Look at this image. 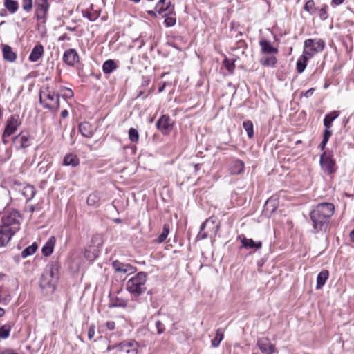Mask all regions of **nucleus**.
<instances>
[{
	"label": "nucleus",
	"instance_id": "393cba45",
	"mask_svg": "<svg viewBox=\"0 0 354 354\" xmlns=\"http://www.w3.org/2000/svg\"><path fill=\"white\" fill-rule=\"evenodd\" d=\"M329 272L327 270H322L317 277L316 289H321L325 284L326 280L328 279Z\"/></svg>",
	"mask_w": 354,
	"mask_h": 354
},
{
	"label": "nucleus",
	"instance_id": "a878e982",
	"mask_svg": "<svg viewBox=\"0 0 354 354\" xmlns=\"http://www.w3.org/2000/svg\"><path fill=\"white\" fill-rule=\"evenodd\" d=\"M229 169L231 174H239L243 170V162L239 160H233Z\"/></svg>",
	"mask_w": 354,
	"mask_h": 354
},
{
	"label": "nucleus",
	"instance_id": "49530a36",
	"mask_svg": "<svg viewBox=\"0 0 354 354\" xmlns=\"http://www.w3.org/2000/svg\"><path fill=\"white\" fill-rule=\"evenodd\" d=\"M327 8H328V6L324 5L322 6V8L319 10V17L322 20L326 19L328 17V13H327Z\"/></svg>",
	"mask_w": 354,
	"mask_h": 354
},
{
	"label": "nucleus",
	"instance_id": "de8ad7c7",
	"mask_svg": "<svg viewBox=\"0 0 354 354\" xmlns=\"http://www.w3.org/2000/svg\"><path fill=\"white\" fill-rule=\"evenodd\" d=\"M223 64L228 71L232 72L233 71L234 67V64L233 61L225 59V60L223 61Z\"/></svg>",
	"mask_w": 354,
	"mask_h": 354
},
{
	"label": "nucleus",
	"instance_id": "b1692460",
	"mask_svg": "<svg viewBox=\"0 0 354 354\" xmlns=\"http://www.w3.org/2000/svg\"><path fill=\"white\" fill-rule=\"evenodd\" d=\"M259 62L263 66L274 67L277 63V58L274 55H265L261 57Z\"/></svg>",
	"mask_w": 354,
	"mask_h": 354
},
{
	"label": "nucleus",
	"instance_id": "f3484780",
	"mask_svg": "<svg viewBox=\"0 0 354 354\" xmlns=\"http://www.w3.org/2000/svg\"><path fill=\"white\" fill-rule=\"evenodd\" d=\"M78 59V54L75 49H68L64 53L63 60L69 66H73Z\"/></svg>",
	"mask_w": 354,
	"mask_h": 354
},
{
	"label": "nucleus",
	"instance_id": "423d86ee",
	"mask_svg": "<svg viewBox=\"0 0 354 354\" xmlns=\"http://www.w3.org/2000/svg\"><path fill=\"white\" fill-rule=\"evenodd\" d=\"M325 47L324 41L321 39H308L304 41V54L312 58L315 54L322 52Z\"/></svg>",
	"mask_w": 354,
	"mask_h": 354
},
{
	"label": "nucleus",
	"instance_id": "20e7f679",
	"mask_svg": "<svg viewBox=\"0 0 354 354\" xmlns=\"http://www.w3.org/2000/svg\"><path fill=\"white\" fill-rule=\"evenodd\" d=\"M147 277L146 272H139L127 281V290L135 297L142 295L147 290Z\"/></svg>",
	"mask_w": 354,
	"mask_h": 354
},
{
	"label": "nucleus",
	"instance_id": "09e8293b",
	"mask_svg": "<svg viewBox=\"0 0 354 354\" xmlns=\"http://www.w3.org/2000/svg\"><path fill=\"white\" fill-rule=\"evenodd\" d=\"M304 10L308 12H313V10L315 9V3L313 0H308L305 6H304Z\"/></svg>",
	"mask_w": 354,
	"mask_h": 354
},
{
	"label": "nucleus",
	"instance_id": "2f4dec72",
	"mask_svg": "<svg viewBox=\"0 0 354 354\" xmlns=\"http://www.w3.org/2000/svg\"><path fill=\"white\" fill-rule=\"evenodd\" d=\"M262 247L261 241H254L252 239H246L245 237V249L258 250Z\"/></svg>",
	"mask_w": 354,
	"mask_h": 354
},
{
	"label": "nucleus",
	"instance_id": "72a5a7b5",
	"mask_svg": "<svg viewBox=\"0 0 354 354\" xmlns=\"http://www.w3.org/2000/svg\"><path fill=\"white\" fill-rule=\"evenodd\" d=\"M224 337V330L223 328H218L216 331L215 337L212 340V346L216 348L219 346Z\"/></svg>",
	"mask_w": 354,
	"mask_h": 354
},
{
	"label": "nucleus",
	"instance_id": "a18cd8bd",
	"mask_svg": "<svg viewBox=\"0 0 354 354\" xmlns=\"http://www.w3.org/2000/svg\"><path fill=\"white\" fill-rule=\"evenodd\" d=\"M176 17L171 16H165L164 23L167 27H171L176 24Z\"/></svg>",
	"mask_w": 354,
	"mask_h": 354
},
{
	"label": "nucleus",
	"instance_id": "e2e57ef3",
	"mask_svg": "<svg viewBox=\"0 0 354 354\" xmlns=\"http://www.w3.org/2000/svg\"><path fill=\"white\" fill-rule=\"evenodd\" d=\"M147 12H148V14H149V15H151V17H156V12H154V11H153V10H149V11H148Z\"/></svg>",
	"mask_w": 354,
	"mask_h": 354
},
{
	"label": "nucleus",
	"instance_id": "680f3d73",
	"mask_svg": "<svg viewBox=\"0 0 354 354\" xmlns=\"http://www.w3.org/2000/svg\"><path fill=\"white\" fill-rule=\"evenodd\" d=\"M351 240L354 242V229L350 233Z\"/></svg>",
	"mask_w": 354,
	"mask_h": 354
},
{
	"label": "nucleus",
	"instance_id": "4468645a",
	"mask_svg": "<svg viewBox=\"0 0 354 354\" xmlns=\"http://www.w3.org/2000/svg\"><path fill=\"white\" fill-rule=\"evenodd\" d=\"M14 185L19 187V191L28 201H30L36 194V190L32 185L21 184L19 182H15Z\"/></svg>",
	"mask_w": 354,
	"mask_h": 354
},
{
	"label": "nucleus",
	"instance_id": "7c9ffc66",
	"mask_svg": "<svg viewBox=\"0 0 354 354\" xmlns=\"http://www.w3.org/2000/svg\"><path fill=\"white\" fill-rule=\"evenodd\" d=\"M117 67L118 66L114 60L109 59L103 64L102 70L105 74H109L115 70Z\"/></svg>",
	"mask_w": 354,
	"mask_h": 354
},
{
	"label": "nucleus",
	"instance_id": "4d7b16f0",
	"mask_svg": "<svg viewBox=\"0 0 354 354\" xmlns=\"http://www.w3.org/2000/svg\"><path fill=\"white\" fill-rule=\"evenodd\" d=\"M314 91L315 89L313 88H311L305 93L304 96L308 98L313 94Z\"/></svg>",
	"mask_w": 354,
	"mask_h": 354
},
{
	"label": "nucleus",
	"instance_id": "aec40b11",
	"mask_svg": "<svg viewBox=\"0 0 354 354\" xmlns=\"http://www.w3.org/2000/svg\"><path fill=\"white\" fill-rule=\"evenodd\" d=\"M44 49L41 44L36 45L32 50L29 60L32 62H37L44 55Z\"/></svg>",
	"mask_w": 354,
	"mask_h": 354
},
{
	"label": "nucleus",
	"instance_id": "c9c22d12",
	"mask_svg": "<svg viewBox=\"0 0 354 354\" xmlns=\"http://www.w3.org/2000/svg\"><path fill=\"white\" fill-rule=\"evenodd\" d=\"M170 6L171 1L169 0H160L156 6V10L161 13L167 10Z\"/></svg>",
	"mask_w": 354,
	"mask_h": 354
},
{
	"label": "nucleus",
	"instance_id": "cd10ccee",
	"mask_svg": "<svg viewBox=\"0 0 354 354\" xmlns=\"http://www.w3.org/2000/svg\"><path fill=\"white\" fill-rule=\"evenodd\" d=\"M86 202L89 206H93L95 207H98L100 205V193L97 192H95L90 194L87 198Z\"/></svg>",
	"mask_w": 354,
	"mask_h": 354
},
{
	"label": "nucleus",
	"instance_id": "6e6552de",
	"mask_svg": "<svg viewBox=\"0 0 354 354\" xmlns=\"http://www.w3.org/2000/svg\"><path fill=\"white\" fill-rule=\"evenodd\" d=\"M320 165L323 171L331 174L335 171V162L332 158V155L328 152H324L320 157Z\"/></svg>",
	"mask_w": 354,
	"mask_h": 354
},
{
	"label": "nucleus",
	"instance_id": "13d9d810",
	"mask_svg": "<svg viewBox=\"0 0 354 354\" xmlns=\"http://www.w3.org/2000/svg\"><path fill=\"white\" fill-rule=\"evenodd\" d=\"M328 140H326V139L323 138V140H322V142H321V144H320V148H321V149H322V150H324V149L325 146H326V143L328 142Z\"/></svg>",
	"mask_w": 354,
	"mask_h": 354
},
{
	"label": "nucleus",
	"instance_id": "dca6fc26",
	"mask_svg": "<svg viewBox=\"0 0 354 354\" xmlns=\"http://www.w3.org/2000/svg\"><path fill=\"white\" fill-rule=\"evenodd\" d=\"M15 233L7 228L6 226L0 225V246H5L11 240Z\"/></svg>",
	"mask_w": 354,
	"mask_h": 354
},
{
	"label": "nucleus",
	"instance_id": "c03bdc74",
	"mask_svg": "<svg viewBox=\"0 0 354 354\" xmlns=\"http://www.w3.org/2000/svg\"><path fill=\"white\" fill-rule=\"evenodd\" d=\"M277 207L274 204V201L271 200V199H268L266 203H265V209L267 210V211H269L270 212H273L275 211Z\"/></svg>",
	"mask_w": 354,
	"mask_h": 354
},
{
	"label": "nucleus",
	"instance_id": "ea45409f",
	"mask_svg": "<svg viewBox=\"0 0 354 354\" xmlns=\"http://www.w3.org/2000/svg\"><path fill=\"white\" fill-rule=\"evenodd\" d=\"M139 132L135 128H130L129 130V138L132 142L137 143L139 140Z\"/></svg>",
	"mask_w": 354,
	"mask_h": 354
},
{
	"label": "nucleus",
	"instance_id": "c85d7f7f",
	"mask_svg": "<svg viewBox=\"0 0 354 354\" xmlns=\"http://www.w3.org/2000/svg\"><path fill=\"white\" fill-rule=\"evenodd\" d=\"M3 58L9 62H14L17 59L16 54L12 50V48L8 45H4L3 47Z\"/></svg>",
	"mask_w": 354,
	"mask_h": 354
},
{
	"label": "nucleus",
	"instance_id": "ddd939ff",
	"mask_svg": "<svg viewBox=\"0 0 354 354\" xmlns=\"http://www.w3.org/2000/svg\"><path fill=\"white\" fill-rule=\"evenodd\" d=\"M13 142L17 149H25L30 145V135L21 132L14 138Z\"/></svg>",
	"mask_w": 354,
	"mask_h": 354
},
{
	"label": "nucleus",
	"instance_id": "5701e85b",
	"mask_svg": "<svg viewBox=\"0 0 354 354\" xmlns=\"http://www.w3.org/2000/svg\"><path fill=\"white\" fill-rule=\"evenodd\" d=\"M55 242L56 239L53 236L49 238L46 244L43 246L41 251L45 257H48L53 253Z\"/></svg>",
	"mask_w": 354,
	"mask_h": 354
},
{
	"label": "nucleus",
	"instance_id": "412c9836",
	"mask_svg": "<svg viewBox=\"0 0 354 354\" xmlns=\"http://www.w3.org/2000/svg\"><path fill=\"white\" fill-rule=\"evenodd\" d=\"M80 164V159L76 154L70 153L66 154L63 160V165L65 166H71L75 167Z\"/></svg>",
	"mask_w": 354,
	"mask_h": 354
},
{
	"label": "nucleus",
	"instance_id": "7ed1b4c3",
	"mask_svg": "<svg viewBox=\"0 0 354 354\" xmlns=\"http://www.w3.org/2000/svg\"><path fill=\"white\" fill-rule=\"evenodd\" d=\"M60 95L49 86H42L39 91V102L44 109L57 111L59 109Z\"/></svg>",
	"mask_w": 354,
	"mask_h": 354
},
{
	"label": "nucleus",
	"instance_id": "8fccbe9b",
	"mask_svg": "<svg viewBox=\"0 0 354 354\" xmlns=\"http://www.w3.org/2000/svg\"><path fill=\"white\" fill-rule=\"evenodd\" d=\"M156 328L158 334H162L165 332V326L160 320L156 322Z\"/></svg>",
	"mask_w": 354,
	"mask_h": 354
},
{
	"label": "nucleus",
	"instance_id": "bf43d9fd",
	"mask_svg": "<svg viewBox=\"0 0 354 354\" xmlns=\"http://www.w3.org/2000/svg\"><path fill=\"white\" fill-rule=\"evenodd\" d=\"M344 1V0H332V4L338 6L342 4Z\"/></svg>",
	"mask_w": 354,
	"mask_h": 354
},
{
	"label": "nucleus",
	"instance_id": "6ab92c4d",
	"mask_svg": "<svg viewBox=\"0 0 354 354\" xmlns=\"http://www.w3.org/2000/svg\"><path fill=\"white\" fill-rule=\"evenodd\" d=\"M259 349L266 354H272L274 352V346L272 344L268 339H261L258 341Z\"/></svg>",
	"mask_w": 354,
	"mask_h": 354
},
{
	"label": "nucleus",
	"instance_id": "338daca9",
	"mask_svg": "<svg viewBox=\"0 0 354 354\" xmlns=\"http://www.w3.org/2000/svg\"><path fill=\"white\" fill-rule=\"evenodd\" d=\"M117 347L118 348V345H115V346H108L107 350L110 351V350L113 349V348H117Z\"/></svg>",
	"mask_w": 354,
	"mask_h": 354
},
{
	"label": "nucleus",
	"instance_id": "58836bf2",
	"mask_svg": "<svg viewBox=\"0 0 354 354\" xmlns=\"http://www.w3.org/2000/svg\"><path fill=\"white\" fill-rule=\"evenodd\" d=\"M169 232V225L168 224H165L163 225L162 232L158 236L157 239V242L160 243L165 241Z\"/></svg>",
	"mask_w": 354,
	"mask_h": 354
},
{
	"label": "nucleus",
	"instance_id": "473e14b6",
	"mask_svg": "<svg viewBox=\"0 0 354 354\" xmlns=\"http://www.w3.org/2000/svg\"><path fill=\"white\" fill-rule=\"evenodd\" d=\"M98 257V250L94 248L89 247L84 251V257L89 261H94Z\"/></svg>",
	"mask_w": 354,
	"mask_h": 354
},
{
	"label": "nucleus",
	"instance_id": "f257e3e1",
	"mask_svg": "<svg viewBox=\"0 0 354 354\" xmlns=\"http://www.w3.org/2000/svg\"><path fill=\"white\" fill-rule=\"evenodd\" d=\"M335 212V206L331 203H321L310 214L315 232L326 230L328 226L330 217Z\"/></svg>",
	"mask_w": 354,
	"mask_h": 354
},
{
	"label": "nucleus",
	"instance_id": "39448f33",
	"mask_svg": "<svg viewBox=\"0 0 354 354\" xmlns=\"http://www.w3.org/2000/svg\"><path fill=\"white\" fill-rule=\"evenodd\" d=\"M220 225L219 222L215 217H209L201 226L200 232L196 236L197 240H203L207 237L215 236L218 230Z\"/></svg>",
	"mask_w": 354,
	"mask_h": 354
},
{
	"label": "nucleus",
	"instance_id": "052dcab7",
	"mask_svg": "<svg viewBox=\"0 0 354 354\" xmlns=\"http://www.w3.org/2000/svg\"><path fill=\"white\" fill-rule=\"evenodd\" d=\"M68 115V112L67 110H63L61 113V115L62 118H66Z\"/></svg>",
	"mask_w": 354,
	"mask_h": 354
},
{
	"label": "nucleus",
	"instance_id": "9b49d317",
	"mask_svg": "<svg viewBox=\"0 0 354 354\" xmlns=\"http://www.w3.org/2000/svg\"><path fill=\"white\" fill-rule=\"evenodd\" d=\"M18 118L19 116L14 115H12L8 120L4 132L3 133V140L5 143L6 142L4 140L5 138L9 137L17 131L18 127L20 125V122L18 121Z\"/></svg>",
	"mask_w": 354,
	"mask_h": 354
},
{
	"label": "nucleus",
	"instance_id": "774afa93",
	"mask_svg": "<svg viewBox=\"0 0 354 354\" xmlns=\"http://www.w3.org/2000/svg\"><path fill=\"white\" fill-rule=\"evenodd\" d=\"M165 86H162V87H160L158 89L159 93H161L164 90Z\"/></svg>",
	"mask_w": 354,
	"mask_h": 354
},
{
	"label": "nucleus",
	"instance_id": "9d476101",
	"mask_svg": "<svg viewBox=\"0 0 354 354\" xmlns=\"http://www.w3.org/2000/svg\"><path fill=\"white\" fill-rule=\"evenodd\" d=\"M35 16L38 20H46L50 4L48 0H36Z\"/></svg>",
	"mask_w": 354,
	"mask_h": 354
},
{
	"label": "nucleus",
	"instance_id": "6e6d98bb",
	"mask_svg": "<svg viewBox=\"0 0 354 354\" xmlns=\"http://www.w3.org/2000/svg\"><path fill=\"white\" fill-rule=\"evenodd\" d=\"M106 326L109 330H113L115 329V324L113 321H109L106 323Z\"/></svg>",
	"mask_w": 354,
	"mask_h": 354
},
{
	"label": "nucleus",
	"instance_id": "5fc2aeb1",
	"mask_svg": "<svg viewBox=\"0 0 354 354\" xmlns=\"http://www.w3.org/2000/svg\"><path fill=\"white\" fill-rule=\"evenodd\" d=\"M65 90L66 91V93L63 94V97L64 98H71L73 96V92L72 91V90L68 88H65Z\"/></svg>",
	"mask_w": 354,
	"mask_h": 354
},
{
	"label": "nucleus",
	"instance_id": "79ce46f5",
	"mask_svg": "<svg viewBox=\"0 0 354 354\" xmlns=\"http://www.w3.org/2000/svg\"><path fill=\"white\" fill-rule=\"evenodd\" d=\"M245 130L247 132L248 136L252 138L254 136L253 124L250 120L245 122Z\"/></svg>",
	"mask_w": 354,
	"mask_h": 354
},
{
	"label": "nucleus",
	"instance_id": "a19ab883",
	"mask_svg": "<svg viewBox=\"0 0 354 354\" xmlns=\"http://www.w3.org/2000/svg\"><path fill=\"white\" fill-rule=\"evenodd\" d=\"M12 326L10 324H5L0 327V337L2 339H6L10 335Z\"/></svg>",
	"mask_w": 354,
	"mask_h": 354
},
{
	"label": "nucleus",
	"instance_id": "0eeeda50",
	"mask_svg": "<svg viewBox=\"0 0 354 354\" xmlns=\"http://www.w3.org/2000/svg\"><path fill=\"white\" fill-rule=\"evenodd\" d=\"M21 215L16 210L12 211L10 214L4 215L2 217V225L6 226L7 228L16 233L20 229Z\"/></svg>",
	"mask_w": 354,
	"mask_h": 354
},
{
	"label": "nucleus",
	"instance_id": "f03ea898",
	"mask_svg": "<svg viewBox=\"0 0 354 354\" xmlns=\"http://www.w3.org/2000/svg\"><path fill=\"white\" fill-rule=\"evenodd\" d=\"M58 281L57 269L54 266H48L41 274L39 286L45 294H52L56 289Z\"/></svg>",
	"mask_w": 354,
	"mask_h": 354
},
{
	"label": "nucleus",
	"instance_id": "a211bd4d",
	"mask_svg": "<svg viewBox=\"0 0 354 354\" xmlns=\"http://www.w3.org/2000/svg\"><path fill=\"white\" fill-rule=\"evenodd\" d=\"M261 53L265 55H275L278 53V49L272 46L271 43L266 39L261 40L259 42Z\"/></svg>",
	"mask_w": 354,
	"mask_h": 354
},
{
	"label": "nucleus",
	"instance_id": "0e129e2a",
	"mask_svg": "<svg viewBox=\"0 0 354 354\" xmlns=\"http://www.w3.org/2000/svg\"><path fill=\"white\" fill-rule=\"evenodd\" d=\"M5 314V310L2 308L0 307V317H3Z\"/></svg>",
	"mask_w": 354,
	"mask_h": 354
},
{
	"label": "nucleus",
	"instance_id": "3c124183",
	"mask_svg": "<svg viewBox=\"0 0 354 354\" xmlns=\"http://www.w3.org/2000/svg\"><path fill=\"white\" fill-rule=\"evenodd\" d=\"M92 241L93 242H98L97 243V246H100L102 244V236L100 234H95L93 236L92 238Z\"/></svg>",
	"mask_w": 354,
	"mask_h": 354
},
{
	"label": "nucleus",
	"instance_id": "603ef678",
	"mask_svg": "<svg viewBox=\"0 0 354 354\" xmlns=\"http://www.w3.org/2000/svg\"><path fill=\"white\" fill-rule=\"evenodd\" d=\"M95 335V326L91 325L90 326L88 330V337L89 339H91Z\"/></svg>",
	"mask_w": 354,
	"mask_h": 354
},
{
	"label": "nucleus",
	"instance_id": "f704fd0d",
	"mask_svg": "<svg viewBox=\"0 0 354 354\" xmlns=\"http://www.w3.org/2000/svg\"><path fill=\"white\" fill-rule=\"evenodd\" d=\"M4 6L10 13L16 12L19 8L17 1L15 0H4Z\"/></svg>",
	"mask_w": 354,
	"mask_h": 354
},
{
	"label": "nucleus",
	"instance_id": "2eb2a0df",
	"mask_svg": "<svg viewBox=\"0 0 354 354\" xmlns=\"http://www.w3.org/2000/svg\"><path fill=\"white\" fill-rule=\"evenodd\" d=\"M112 266L117 272L121 273H133L136 271V268L129 263H124L118 260L112 263Z\"/></svg>",
	"mask_w": 354,
	"mask_h": 354
},
{
	"label": "nucleus",
	"instance_id": "1a4fd4ad",
	"mask_svg": "<svg viewBox=\"0 0 354 354\" xmlns=\"http://www.w3.org/2000/svg\"><path fill=\"white\" fill-rule=\"evenodd\" d=\"M174 122L167 115H162L156 122V128L164 135H168L173 129Z\"/></svg>",
	"mask_w": 354,
	"mask_h": 354
},
{
	"label": "nucleus",
	"instance_id": "e433bc0d",
	"mask_svg": "<svg viewBox=\"0 0 354 354\" xmlns=\"http://www.w3.org/2000/svg\"><path fill=\"white\" fill-rule=\"evenodd\" d=\"M127 306V301L122 299L115 297L111 299V302L109 305L110 308L113 307H122L124 308Z\"/></svg>",
	"mask_w": 354,
	"mask_h": 354
},
{
	"label": "nucleus",
	"instance_id": "bb28decb",
	"mask_svg": "<svg viewBox=\"0 0 354 354\" xmlns=\"http://www.w3.org/2000/svg\"><path fill=\"white\" fill-rule=\"evenodd\" d=\"M339 115V111H333L325 115L324 125L327 129H330L333 122Z\"/></svg>",
	"mask_w": 354,
	"mask_h": 354
},
{
	"label": "nucleus",
	"instance_id": "864d4df0",
	"mask_svg": "<svg viewBox=\"0 0 354 354\" xmlns=\"http://www.w3.org/2000/svg\"><path fill=\"white\" fill-rule=\"evenodd\" d=\"M331 136H332V131L330 130V129H327L326 127H325L323 138L328 140Z\"/></svg>",
	"mask_w": 354,
	"mask_h": 354
},
{
	"label": "nucleus",
	"instance_id": "4c0bfd02",
	"mask_svg": "<svg viewBox=\"0 0 354 354\" xmlns=\"http://www.w3.org/2000/svg\"><path fill=\"white\" fill-rule=\"evenodd\" d=\"M37 249V245L36 243H32L31 245L27 247L21 252V257L26 258L28 256L33 254Z\"/></svg>",
	"mask_w": 354,
	"mask_h": 354
},
{
	"label": "nucleus",
	"instance_id": "37998d69",
	"mask_svg": "<svg viewBox=\"0 0 354 354\" xmlns=\"http://www.w3.org/2000/svg\"><path fill=\"white\" fill-rule=\"evenodd\" d=\"M32 5V0H22V8L27 12H30L31 11Z\"/></svg>",
	"mask_w": 354,
	"mask_h": 354
},
{
	"label": "nucleus",
	"instance_id": "f8f14e48",
	"mask_svg": "<svg viewBox=\"0 0 354 354\" xmlns=\"http://www.w3.org/2000/svg\"><path fill=\"white\" fill-rule=\"evenodd\" d=\"M118 346L127 354H138V343L133 339L123 341Z\"/></svg>",
	"mask_w": 354,
	"mask_h": 354
},
{
	"label": "nucleus",
	"instance_id": "69168bd1",
	"mask_svg": "<svg viewBox=\"0 0 354 354\" xmlns=\"http://www.w3.org/2000/svg\"><path fill=\"white\" fill-rule=\"evenodd\" d=\"M239 239L240 240V241L241 243V248H243V238H242L241 236H239Z\"/></svg>",
	"mask_w": 354,
	"mask_h": 354
},
{
	"label": "nucleus",
	"instance_id": "c756f323",
	"mask_svg": "<svg viewBox=\"0 0 354 354\" xmlns=\"http://www.w3.org/2000/svg\"><path fill=\"white\" fill-rule=\"evenodd\" d=\"M310 57H308V55L304 54L299 57L297 62V70L299 73H301L304 71L307 62Z\"/></svg>",
	"mask_w": 354,
	"mask_h": 354
},
{
	"label": "nucleus",
	"instance_id": "4be33fe9",
	"mask_svg": "<svg viewBox=\"0 0 354 354\" xmlns=\"http://www.w3.org/2000/svg\"><path fill=\"white\" fill-rule=\"evenodd\" d=\"M79 131L82 135L86 138H91L93 134L92 125L88 122H83L79 124Z\"/></svg>",
	"mask_w": 354,
	"mask_h": 354
}]
</instances>
